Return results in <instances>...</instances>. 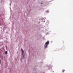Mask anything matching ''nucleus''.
<instances>
[{"mask_svg":"<svg viewBox=\"0 0 73 73\" xmlns=\"http://www.w3.org/2000/svg\"><path fill=\"white\" fill-rule=\"evenodd\" d=\"M43 73H44V72Z\"/></svg>","mask_w":73,"mask_h":73,"instance_id":"nucleus-6","label":"nucleus"},{"mask_svg":"<svg viewBox=\"0 0 73 73\" xmlns=\"http://www.w3.org/2000/svg\"><path fill=\"white\" fill-rule=\"evenodd\" d=\"M21 52H22L23 56V57H21V58L22 59H23V58H25V54H24V50H23L22 48H21Z\"/></svg>","mask_w":73,"mask_h":73,"instance_id":"nucleus-1","label":"nucleus"},{"mask_svg":"<svg viewBox=\"0 0 73 73\" xmlns=\"http://www.w3.org/2000/svg\"><path fill=\"white\" fill-rule=\"evenodd\" d=\"M65 70H63L62 71V72H64Z\"/></svg>","mask_w":73,"mask_h":73,"instance_id":"nucleus-4","label":"nucleus"},{"mask_svg":"<svg viewBox=\"0 0 73 73\" xmlns=\"http://www.w3.org/2000/svg\"><path fill=\"white\" fill-rule=\"evenodd\" d=\"M5 54H7L8 52H7V51H5Z\"/></svg>","mask_w":73,"mask_h":73,"instance_id":"nucleus-3","label":"nucleus"},{"mask_svg":"<svg viewBox=\"0 0 73 73\" xmlns=\"http://www.w3.org/2000/svg\"><path fill=\"white\" fill-rule=\"evenodd\" d=\"M49 44V41H48L47 42H46L45 44V45H46L45 46H44V48H47V46H48V44Z\"/></svg>","mask_w":73,"mask_h":73,"instance_id":"nucleus-2","label":"nucleus"},{"mask_svg":"<svg viewBox=\"0 0 73 73\" xmlns=\"http://www.w3.org/2000/svg\"><path fill=\"white\" fill-rule=\"evenodd\" d=\"M42 4V3L41 4Z\"/></svg>","mask_w":73,"mask_h":73,"instance_id":"nucleus-5","label":"nucleus"}]
</instances>
